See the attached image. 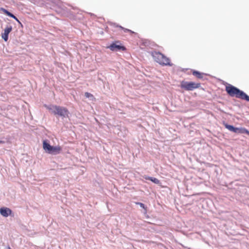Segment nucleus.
I'll use <instances>...</instances> for the list:
<instances>
[{
  "label": "nucleus",
  "instance_id": "obj_1",
  "mask_svg": "<svg viewBox=\"0 0 249 249\" xmlns=\"http://www.w3.org/2000/svg\"><path fill=\"white\" fill-rule=\"evenodd\" d=\"M225 90L231 97H235L249 102V96L243 91L232 85L228 84L226 86Z\"/></svg>",
  "mask_w": 249,
  "mask_h": 249
},
{
  "label": "nucleus",
  "instance_id": "obj_2",
  "mask_svg": "<svg viewBox=\"0 0 249 249\" xmlns=\"http://www.w3.org/2000/svg\"><path fill=\"white\" fill-rule=\"evenodd\" d=\"M47 108L57 117L61 118L62 119L69 117L70 112L65 107L56 105H50L48 106Z\"/></svg>",
  "mask_w": 249,
  "mask_h": 249
},
{
  "label": "nucleus",
  "instance_id": "obj_3",
  "mask_svg": "<svg viewBox=\"0 0 249 249\" xmlns=\"http://www.w3.org/2000/svg\"><path fill=\"white\" fill-rule=\"evenodd\" d=\"M151 55L154 59L155 61L157 63L162 65L172 66L173 64L170 63V60L169 58L166 57L162 53L154 51L151 53Z\"/></svg>",
  "mask_w": 249,
  "mask_h": 249
},
{
  "label": "nucleus",
  "instance_id": "obj_4",
  "mask_svg": "<svg viewBox=\"0 0 249 249\" xmlns=\"http://www.w3.org/2000/svg\"><path fill=\"white\" fill-rule=\"evenodd\" d=\"M223 125L229 131L238 134H246L249 136V131L244 127H236L223 122Z\"/></svg>",
  "mask_w": 249,
  "mask_h": 249
},
{
  "label": "nucleus",
  "instance_id": "obj_5",
  "mask_svg": "<svg viewBox=\"0 0 249 249\" xmlns=\"http://www.w3.org/2000/svg\"><path fill=\"white\" fill-rule=\"evenodd\" d=\"M201 87L200 83H196L194 82H187L182 81L180 84V87L182 89L188 91H192Z\"/></svg>",
  "mask_w": 249,
  "mask_h": 249
},
{
  "label": "nucleus",
  "instance_id": "obj_6",
  "mask_svg": "<svg viewBox=\"0 0 249 249\" xmlns=\"http://www.w3.org/2000/svg\"><path fill=\"white\" fill-rule=\"evenodd\" d=\"M107 48H109L111 51L113 52L125 51L126 50L125 47L122 45L120 43V42L119 41L112 42Z\"/></svg>",
  "mask_w": 249,
  "mask_h": 249
},
{
  "label": "nucleus",
  "instance_id": "obj_7",
  "mask_svg": "<svg viewBox=\"0 0 249 249\" xmlns=\"http://www.w3.org/2000/svg\"><path fill=\"white\" fill-rule=\"evenodd\" d=\"M12 26H7L4 30V33H2V38L5 41H7L8 40L9 34L12 31Z\"/></svg>",
  "mask_w": 249,
  "mask_h": 249
},
{
  "label": "nucleus",
  "instance_id": "obj_8",
  "mask_svg": "<svg viewBox=\"0 0 249 249\" xmlns=\"http://www.w3.org/2000/svg\"><path fill=\"white\" fill-rule=\"evenodd\" d=\"M62 151V147L60 146H52L48 154L56 155L60 153Z\"/></svg>",
  "mask_w": 249,
  "mask_h": 249
},
{
  "label": "nucleus",
  "instance_id": "obj_9",
  "mask_svg": "<svg viewBox=\"0 0 249 249\" xmlns=\"http://www.w3.org/2000/svg\"><path fill=\"white\" fill-rule=\"evenodd\" d=\"M12 213V211L8 208L2 207L0 209V213L4 217H8Z\"/></svg>",
  "mask_w": 249,
  "mask_h": 249
},
{
  "label": "nucleus",
  "instance_id": "obj_10",
  "mask_svg": "<svg viewBox=\"0 0 249 249\" xmlns=\"http://www.w3.org/2000/svg\"><path fill=\"white\" fill-rule=\"evenodd\" d=\"M52 146V145L50 144L49 142L47 140L43 141V148L46 153H48Z\"/></svg>",
  "mask_w": 249,
  "mask_h": 249
},
{
  "label": "nucleus",
  "instance_id": "obj_11",
  "mask_svg": "<svg viewBox=\"0 0 249 249\" xmlns=\"http://www.w3.org/2000/svg\"><path fill=\"white\" fill-rule=\"evenodd\" d=\"M109 24L110 25L113 26L114 27H119V28H121V29L123 30L125 33L129 32L131 34L135 33L133 31H132L128 29L125 28L121 25H119L117 24H116V23L109 22Z\"/></svg>",
  "mask_w": 249,
  "mask_h": 249
},
{
  "label": "nucleus",
  "instance_id": "obj_12",
  "mask_svg": "<svg viewBox=\"0 0 249 249\" xmlns=\"http://www.w3.org/2000/svg\"><path fill=\"white\" fill-rule=\"evenodd\" d=\"M192 74L197 77L198 79H202L203 78V75H206V74L204 73H202L199 72V71H196V70H192Z\"/></svg>",
  "mask_w": 249,
  "mask_h": 249
},
{
  "label": "nucleus",
  "instance_id": "obj_13",
  "mask_svg": "<svg viewBox=\"0 0 249 249\" xmlns=\"http://www.w3.org/2000/svg\"><path fill=\"white\" fill-rule=\"evenodd\" d=\"M144 178L146 180H150L152 182H153L156 184H159L160 183V181L158 178H154V177H149V176L145 175L144 176Z\"/></svg>",
  "mask_w": 249,
  "mask_h": 249
},
{
  "label": "nucleus",
  "instance_id": "obj_14",
  "mask_svg": "<svg viewBox=\"0 0 249 249\" xmlns=\"http://www.w3.org/2000/svg\"><path fill=\"white\" fill-rule=\"evenodd\" d=\"M0 11L2 12L4 14L7 15V16H9V17H13V16L14 17V14H13L12 13H11L8 10L4 8H0Z\"/></svg>",
  "mask_w": 249,
  "mask_h": 249
},
{
  "label": "nucleus",
  "instance_id": "obj_15",
  "mask_svg": "<svg viewBox=\"0 0 249 249\" xmlns=\"http://www.w3.org/2000/svg\"><path fill=\"white\" fill-rule=\"evenodd\" d=\"M136 205H139L144 210L143 213H147V207L142 203L137 202L135 203Z\"/></svg>",
  "mask_w": 249,
  "mask_h": 249
},
{
  "label": "nucleus",
  "instance_id": "obj_16",
  "mask_svg": "<svg viewBox=\"0 0 249 249\" xmlns=\"http://www.w3.org/2000/svg\"><path fill=\"white\" fill-rule=\"evenodd\" d=\"M12 18H14L15 20H16L18 24L21 26V27H23V25L21 22L18 20V19L14 15V17L13 16V17H11Z\"/></svg>",
  "mask_w": 249,
  "mask_h": 249
},
{
  "label": "nucleus",
  "instance_id": "obj_17",
  "mask_svg": "<svg viewBox=\"0 0 249 249\" xmlns=\"http://www.w3.org/2000/svg\"><path fill=\"white\" fill-rule=\"evenodd\" d=\"M85 96L87 98H90V97H93V95L89 92H86L85 93Z\"/></svg>",
  "mask_w": 249,
  "mask_h": 249
},
{
  "label": "nucleus",
  "instance_id": "obj_18",
  "mask_svg": "<svg viewBox=\"0 0 249 249\" xmlns=\"http://www.w3.org/2000/svg\"><path fill=\"white\" fill-rule=\"evenodd\" d=\"M4 143V141H0V143Z\"/></svg>",
  "mask_w": 249,
  "mask_h": 249
}]
</instances>
